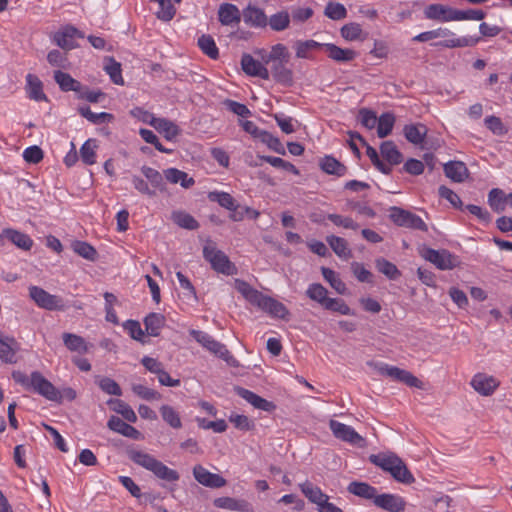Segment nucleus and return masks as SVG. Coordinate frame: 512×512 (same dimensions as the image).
Masks as SVG:
<instances>
[{"label":"nucleus","instance_id":"f257e3e1","mask_svg":"<svg viewBox=\"0 0 512 512\" xmlns=\"http://www.w3.org/2000/svg\"><path fill=\"white\" fill-rule=\"evenodd\" d=\"M443 38L436 43V46L445 48H461L475 46L479 41L478 36L456 37V34L447 28H437L430 31L422 32L413 38V41L426 42L432 39Z\"/></svg>","mask_w":512,"mask_h":512},{"label":"nucleus","instance_id":"f03ea898","mask_svg":"<svg viewBox=\"0 0 512 512\" xmlns=\"http://www.w3.org/2000/svg\"><path fill=\"white\" fill-rule=\"evenodd\" d=\"M128 456L135 464L151 471L156 477L162 480L174 482L179 479L177 471L170 469L154 456L146 452L131 450L128 452Z\"/></svg>","mask_w":512,"mask_h":512},{"label":"nucleus","instance_id":"7ed1b4c3","mask_svg":"<svg viewBox=\"0 0 512 512\" xmlns=\"http://www.w3.org/2000/svg\"><path fill=\"white\" fill-rule=\"evenodd\" d=\"M367 365L379 375L404 383L409 387L422 388L423 386V383L407 370L377 361H368Z\"/></svg>","mask_w":512,"mask_h":512},{"label":"nucleus","instance_id":"20e7f679","mask_svg":"<svg viewBox=\"0 0 512 512\" xmlns=\"http://www.w3.org/2000/svg\"><path fill=\"white\" fill-rule=\"evenodd\" d=\"M203 256L212 268L225 275H233L236 272L235 265L229 260L228 256L218 250L213 243H208L203 248Z\"/></svg>","mask_w":512,"mask_h":512},{"label":"nucleus","instance_id":"39448f33","mask_svg":"<svg viewBox=\"0 0 512 512\" xmlns=\"http://www.w3.org/2000/svg\"><path fill=\"white\" fill-rule=\"evenodd\" d=\"M389 217L398 226L427 232V224L418 215L399 207L390 208Z\"/></svg>","mask_w":512,"mask_h":512},{"label":"nucleus","instance_id":"423d86ee","mask_svg":"<svg viewBox=\"0 0 512 512\" xmlns=\"http://www.w3.org/2000/svg\"><path fill=\"white\" fill-rule=\"evenodd\" d=\"M29 296L40 308L49 311H62L65 309V305L61 297L50 294L41 287H29Z\"/></svg>","mask_w":512,"mask_h":512},{"label":"nucleus","instance_id":"0eeeda50","mask_svg":"<svg viewBox=\"0 0 512 512\" xmlns=\"http://www.w3.org/2000/svg\"><path fill=\"white\" fill-rule=\"evenodd\" d=\"M189 334L205 349L209 352L215 354L219 358L229 361L232 358L230 352L227 350L226 346L217 340H215L211 335L206 332L191 329Z\"/></svg>","mask_w":512,"mask_h":512},{"label":"nucleus","instance_id":"6e6552de","mask_svg":"<svg viewBox=\"0 0 512 512\" xmlns=\"http://www.w3.org/2000/svg\"><path fill=\"white\" fill-rule=\"evenodd\" d=\"M421 256L440 270H450L457 265L456 258L447 250H435L424 247L421 250Z\"/></svg>","mask_w":512,"mask_h":512},{"label":"nucleus","instance_id":"1a4fd4ad","mask_svg":"<svg viewBox=\"0 0 512 512\" xmlns=\"http://www.w3.org/2000/svg\"><path fill=\"white\" fill-rule=\"evenodd\" d=\"M329 428L337 439L358 446H362L364 443V438L349 425L337 420H330Z\"/></svg>","mask_w":512,"mask_h":512},{"label":"nucleus","instance_id":"9d476101","mask_svg":"<svg viewBox=\"0 0 512 512\" xmlns=\"http://www.w3.org/2000/svg\"><path fill=\"white\" fill-rule=\"evenodd\" d=\"M31 384V391L50 401L59 397L58 389L38 371L32 372Z\"/></svg>","mask_w":512,"mask_h":512},{"label":"nucleus","instance_id":"9b49d317","mask_svg":"<svg viewBox=\"0 0 512 512\" xmlns=\"http://www.w3.org/2000/svg\"><path fill=\"white\" fill-rule=\"evenodd\" d=\"M457 9L443 4H430L424 9L427 19L438 22L456 21Z\"/></svg>","mask_w":512,"mask_h":512},{"label":"nucleus","instance_id":"f8f14e48","mask_svg":"<svg viewBox=\"0 0 512 512\" xmlns=\"http://www.w3.org/2000/svg\"><path fill=\"white\" fill-rule=\"evenodd\" d=\"M470 384L473 389L482 396L492 395L499 386V382L496 378L485 373L475 374Z\"/></svg>","mask_w":512,"mask_h":512},{"label":"nucleus","instance_id":"ddd939ff","mask_svg":"<svg viewBox=\"0 0 512 512\" xmlns=\"http://www.w3.org/2000/svg\"><path fill=\"white\" fill-rule=\"evenodd\" d=\"M235 287L237 291L241 293L248 302H250L252 305L257 306L261 310L263 309L268 296L254 289L247 282L239 279L235 281Z\"/></svg>","mask_w":512,"mask_h":512},{"label":"nucleus","instance_id":"4468645a","mask_svg":"<svg viewBox=\"0 0 512 512\" xmlns=\"http://www.w3.org/2000/svg\"><path fill=\"white\" fill-rule=\"evenodd\" d=\"M193 475L200 484L209 488H221L226 485V480L222 476L211 473L201 465L193 468Z\"/></svg>","mask_w":512,"mask_h":512},{"label":"nucleus","instance_id":"2eb2a0df","mask_svg":"<svg viewBox=\"0 0 512 512\" xmlns=\"http://www.w3.org/2000/svg\"><path fill=\"white\" fill-rule=\"evenodd\" d=\"M242 17L244 23L250 27L264 28L268 24L264 10L251 4L243 9Z\"/></svg>","mask_w":512,"mask_h":512},{"label":"nucleus","instance_id":"dca6fc26","mask_svg":"<svg viewBox=\"0 0 512 512\" xmlns=\"http://www.w3.org/2000/svg\"><path fill=\"white\" fill-rule=\"evenodd\" d=\"M241 66L243 71L249 76L259 77L264 80H268L270 77L269 70L249 54H244L242 56Z\"/></svg>","mask_w":512,"mask_h":512},{"label":"nucleus","instance_id":"f3484780","mask_svg":"<svg viewBox=\"0 0 512 512\" xmlns=\"http://www.w3.org/2000/svg\"><path fill=\"white\" fill-rule=\"evenodd\" d=\"M20 345L15 338L0 335V359L4 363L13 364L17 362L16 353Z\"/></svg>","mask_w":512,"mask_h":512},{"label":"nucleus","instance_id":"a211bd4d","mask_svg":"<svg viewBox=\"0 0 512 512\" xmlns=\"http://www.w3.org/2000/svg\"><path fill=\"white\" fill-rule=\"evenodd\" d=\"M215 507L230 511L254 512L251 504L244 499H236L232 497H219L213 501Z\"/></svg>","mask_w":512,"mask_h":512},{"label":"nucleus","instance_id":"6ab92c4d","mask_svg":"<svg viewBox=\"0 0 512 512\" xmlns=\"http://www.w3.org/2000/svg\"><path fill=\"white\" fill-rule=\"evenodd\" d=\"M289 61H266L270 64V73L275 81L283 85H291L293 83V72L287 68Z\"/></svg>","mask_w":512,"mask_h":512},{"label":"nucleus","instance_id":"aec40b11","mask_svg":"<svg viewBox=\"0 0 512 512\" xmlns=\"http://www.w3.org/2000/svg\"><path fill=\"white\" fill-rule=\"evenodd\" d=\"M235 392L238 396L246 400L256 409L270 412L275 408V405L272 402L260 397L248 389L235 387Z\"/></svg>","mask_w":512,"mask_h":512},{"label":"nucleus","instance_id":"412c9836","mask_svg":"<svg viewBox=\"0 0 512 512\" xmlns=\"http://www.w3.org/2000/svg\"><path fill=\"white\" fill-rule=\"evenodd\" d=\"M374 504L389 512H402L405 509V502L402 497L394 494H377Z\"/></svg>","mask_w":512,"mask_h":512},{"label":"nucleus","instance_id":"4be33fe9","mask_svg":"<svg viewBox=\"0 0 512 512\" xmlns=\"http://www.w3.org/2000/svg\"><path fill=\"white\" fill-rule=\"evenodd\" d=\"M83 35L73 26H67L62 31L55 33V43L65 50H71L76 47L75 38Z\"/></svg>","mask_w":512,"mask_h":512},{"label":"nucleus","instance_id":"5701e85b","mask_svg":"<svg viewBox=\"0 0 512 512\" xmlns=\"http://www.w3.org/2000/svg\"><path fill=\"white\" fill-rule=\"evenodd\" d=\"M107 426L110 430L134 440H138L141 437V433L136 428L117 416H111Z\"/></svg>","mask_w":512,"mask_h":512},{"label":"nucleus","instance_id":"b1692460","mask_svg":"<svg viewBox=\"0 0 512 512\" xmlns=\"http://www.w3.org/2000/svg\"><path fill=\"white\" fill-rule=\"evenodd\" d=\"M218 17L222 25H237L241 21L242 13L236 5L223 3L219 7Z\"/></svg>","mask_w":512,"mask_h":512},{"label":"nucleus","instance_id":"393cba45","mask_svg":"<svg viewBox=\"0 0 512 512\" xmlns=\"http://www.w3.org/2000/svg\"><path fill=\"white\" fill-rule=\"evenodd\" d=\"M26 92L28 97L34 101H47V96L43 92V83L34 74L26 76Z\"/></svg>","mask_w":512,"mask_h":512},{"label":"nucleus","instance_id":"a878e982","mask_svg":"<svg viewBox=\"0 0 512 512\" xmlns=\"http://www.w3.org/2000/svg\"><path fill=\"white\" fill-rule=\"evenodd\" d=\"M427 132V127L422 123L408 124L403 128L406 140L414 145H422Z\"/></svg>","mask_w":512,"mask_h":512},{"label":"nucleus","instance_id":"bb28decb","mask_svg":"<svg viewBox=\"0 0 512 512\" xmlns=\"http://www.w3.org/2000/svg\"><path fill=\"white\" fill-rule=\"evenodd\" d=\"M328 57L337 62H349L355 59L356 52L349 48H341L333 43H323Z\"/></svg>","mask_w":512,"mask_h":512},{"label":"nucleus","instance_id":"cd10ccee","mask_svg":"<svg viewBox=\"0 0 512 512\" xmlns=\"http://www.w3.org/2000/svg\"><path fill=\"white\" fill-rule=\"evenodd\" d=\"M62 340L65 347L71 352L86 354L89 351L90 345L77 334L65 332L62 334Z\"/></svg>","mask_w":512,"mask_h":512},{"label":"nucleus","instance_id":"c85d7f7f","mask_svg":"<svg viewBox=\"0 0 512 512\" xmlns=\"http://www.w3.org/2000/svg\"><path fill=\"white\" fill-rule=\"evenodd\" d=\"M301 492L305 495V497L312 503L317 505V508L324 503L326 500H329V496L322 492V490L315 486L310 481H305L299 485Z\"/></svg>","mask_w":512,"mask_h":512},{"label":"nucleus","instance_id":"c756f323","mask_svg":"<svg viewBox=\"0 0 512 512\" xmlns=\"http://www.w3.org/2000/svg\"><path fill=\"white\" fill-rule=\"evenodd\" d=\"M54 80L59 85L60 89L64 92L74 91L77 93L82 92V84L74 79L70 74L61 70L54 72Z\"/></svg>","mask_w":512,"mask_h":512},{"label":"nucleus","instance_id":"7c9ffc66","mask_svg":"<svg viewBox=\"0 0 512 512\" xmlns=\"http://www.w3.org/2000/svg\"><path fill=\"white\" fill-rule=\"evenodd\" d=\"M445 175L454 182L461 183L468 177V169L463 162L450 161L444 165Z\"/></svg>","mask_w":512,"mask_h":512},{"label":"nucleus","instance_id":"2f4dec72","mask_svg":"<svg viewBox=\"0 0 512 512\" xmlns=\"http://www.w3.org/2000/svg\"><path fill=\"white\" fill-rule=\"evenodd\" d=\"M3 235L18 248L28 251L33 246V240L25 233L18 230L7 228L3 230Z\"/></svg>","mask_w":512,"mask_h":512},{"label":"nucleus","instance_id":"473e14b6","mask_svg":"<svg viewBox=\"0 0 512 512\" xmlns=\"http://www.w3.org/2000/svg\"><path fill=\"white\" fill-rule=\"evenodd\" d=\"M166 180L172 184L179 183L183 188H190L195 184V180L189 177L184 171L177 168H168L163 171Z\"/></svg>","mask_w":512,"mask_h":512},{"label":"nucleus","instance_id":"72a5a7b5","mask_svg":"<svg viewBox=\"0 0 512 512\" xmlns=\"http://www.w3.org/2000/svg\"><path fill=\"white\" fill-rule=\"evenodd\" d=\"M347 490L355 496L373 501L377 496V489L365 482L353 481L348 485Z\"/></svg>","mask_w":512,"mask_h":512},{"label":"nucleus","instance_id":"f704fd0d","mask_svg":"<svg viewBox=\"0 0 512 512\" xmlns=\"http://www.w3.org/2000/svg\"><path fill=\"white\" fill-rule=\"evenodd\" d=\"M326 241L338 257L344 260H348L352 257L348 242L344 238L330 235L326 237Z\"/></svg>","mask_w":512,"mask_h":512},{"label":"nucleus","instance_id":"c9c22d12","mask_svg":"<svg viewBox=\"0 0 512 512\" xmlns=\"http://www.w3.org/2000/svg\"><path fill=\"white\" fill-rule=\"evenodd\" d=\"M144 325L148 335L157 337L165 325V317L159 313H150L145 317Z\"/></svg>","mask_w":512,"mask_h":512},{"label":"nucleus","instance_id":"e433bc0d","mask_svg":"<svg viewBox=\"0 0 512 512\" xmlns=\"http://www.w3.org/2000/svg\"><path fill=\"white\" fill-rule=\"evenodd\" d=\"M321 169L331 175L342 177L347 173V167L332 156H325L320 161Z\"/></svg>","mask_w":512,"mask_h":512},{"label":"nucleus","instance_id":"4c0bfd02","mask_svg":"<svg viewBox=\"0 0 512 512\" xmlns=\"http://www.w3.org/2000/svg\"><path fill=\"white\" fill-rule=\"evenodd\" d=\"M153 127L169 141L175 139L180 133L178 126L165 118H157Z\"/></svg>","mask_w":512,"mask_h":512},{"label":"nucleus","instance_id":"58836bf2","mask_svg":"<svg viewBox=\"0 0 512 512\" xmlns=\"http://www.w3.org/2000/svg\"><path fill=\"white\" fill-rule=\"evenodd\" d=\"M381 155L390 165H397L402 162L403 156L392 141H385L380 147Z\"/></svg>","mask_w":512,"mask_h":512},{"label":"nucleus","instance_id":"ea45409f","mask_svg":"<svg viewBox=\"0 0 512 512\" xmlns=\"http://www.w3.org/2000/svg\"><path fill=\"white\" fill-rule=\"evenodd\" d=\"M141 173L145 177L146 181L150 183L152 189H154L155 191L165 190V183L163 178L164 174L162 175L158 170L149 166H142Z\"/></svg>","mask_w":512,"mask_h":512},{"label":"nucleus","instance_id":"a19ab883","mask_svg":"<svg viewBox=\"0 0 512 512\" xmlns=\"http://www.w3.org/2000/svg\"><path fill=\"white\" fill-rule=\"evenodd\" d=\"M322 47L323 44L315 40L296 41L294 44L296 57L302 59L311 58V52Z\"/></svg>","mask_w":512,"mask_h":512},{"label":"nucleus","instance_id":"79ce46f5","mask_svg":"<svg viewBox=\"0 0 512 512\" xmlns=\"http://www.w3.org/2000/svg\"><path fill=\"white\" fill-rule=\"evenodd\" d=\"M341 36L347 41L364 40L367 36L359 23L351 22L345 24L340 30Z\"/></svg>","mask_w":512,"mask_h":512},{"label":"nucleus","instance_id":"37998d69","mask_svg":"<svg viewBox=\"0 0 512 512\" xmlns=\"http://www.w3.org/2000/svg\"><path fill=\"white\" fill-rule=\"evenodd\" d=\"M262 310L271 316L280 319H285L289 315V311L283 303L269 296Z\"/></svg>","mask_w":512,"mask_h":512},{"label":"nucleus","instance_id":"c03bdc74","mask_svg":"<svg viewBox=\"0 0 512 512\" xmlns=\"http://www.w3.org/2000/svg\"><path fill=\"white\" fill-rule=\"evenodd\" d=\"M108 404L113 405V410L116 413L121 414L126 421L131 423L137 421V416L134 410L124 401L119 399H110Z\"/></svg>","mask_w":512,"mask_h":512},{"label":"nucleus","instance_id":"a18cd8bd","mask_svg":"<svg viewBox=\"0 0 512 512\" xmlns=\"http://www.w3.org/2000/svg\"><path fill=\"white\" fill-rule=\"evenodd\" d=\"M395 117L392 113H383L379 118H377V134L378 137L384 138L388 136L394 126Z\"/></svg>","mask_w":512,"mask_h":512},{"label":"nucleus","instance_id":"49530a36","mask_svg":"<svg viewBox=\"0 0 512 512\" xmlns=\"http://www.w3.org/2000/svg\"><path fill=\"white\" fill-rule=\"evenodd\" d=\"M389 473L395 480L405 484H410L414 481L413 475L400 458L399 463H395Z\"/></svg>","mask_w":512,"mask_h":512},{"label":"nucleus","instance_id":"de8ad7c7","mask_svg":"<svg viewBox=\"0 0 512 512\" xmlns=\"http://www.w3.org/2000/svg\"><path fill=\"white\" fill-rule=\"evenodd\" d=\"M160 413L163 420L172 428L179 429L182 427L180 415L172 406L162 405Z\"/></svg>","mask_w":512,"mask_h":512},{"label":"nucleus","instance_id":"09e8293b","mask_svg":"<svg viewBox=\"0 0 512 512\" xmlns=\"http://www.w3.org/2000/svg\"><path fill=\"white\" fill-rule=\"evenodd\" d=\"M322 275L324 279L331 285L333 289H335L339 294L346 293V285L345 283L338 277L335 271L330 268L322 267L321 268Z\"/></svg>","mask_w":512,"mask_h":512},{"label":"nucleus","instance_id":"8fccbe9b","mask_svg":"<svg viewBox=\"0 0 512 512\" xmlns=\"http://www.w3.org/2000/svg\"><path fill=\"white\" fill-rule=\"evenodd\" d=\"M328 290L319 283H313L309 285L306 295L313 301L318 302L324 307L325 303L328 301L329 297H327Z\"/></svg>","mask_w":512,"mask_h":512},{"label":"nucleus","instance_id":"3c124183","mask_svg":"<svg viewBox=\"0 0 512 512\" xmlns=\"http://www.w3.org/2000/svg\"><path fill=\"white\" fill-rule=\"evenodd\" d=\"M96 141L88 139L80 148L81 160L86 165H93L96 162Z\"/></svg>","mask_w":512,"mask_h":512},{"label":"nucleus","instance_id":"603ef678","mask_svg":"<svg viewBox=\"0 0 512 512\" xmlns=\"http://www.w3.org/2000/svg\"><path fill=\"white\" fill-rule=\"evenodd\" d=\"M198 46L202 50L204 54H206L211 59H217L219 56V51L216 46L214 39L210 35H202L198 39Z\"/></svg>","mask_w":512,"mask_h":512},{"label":"nucleus","instance_id":"864d4df0","mask_svg":"<svg viewBox=\"0 0 512 512\" xmlns=\"http://www.w3.org/2000/svg\"><path fill=\"white\" fill-rule=\"evenodd\" d=\"M172 220L180 227L194 230L198 228V222L193 216L183 211H175L172 213Z\"/></svg>","mask_w":512,"mask_h":512},{"label":"nucleus","instance_id":"5fc2aeb1","mask_svg":"<svg viewBox=\"0 0 512 512\" xmlns=\"http://www.w3.org/2000/svg\"><path fill=\"white\" fill-rule=\"evenodd\" d=\"M375 265L378 271L384 274L390 280H395L400 276V271L396 265L384 258L376 259Z\"/></svg>","mask_w":512,"mask_h":512},{"label":"nucleus","instance_id":"6e6d98bb","mask_svg":"<svg viewBox=\"0 0 512 512\" xmlns=\"http://www.w3.org/2000/svg\"><path fill=\"white\" fill-rule=\"evenodd\" d=\"M208 198L227 210H234L236 205L235 199L227 192L213 191L208 194Z\"/></svg>","mask_w":512,"mask_h":512},{"label":"nucleus","instance_id":"4d7b16f0","mask_svg":"<svg viewBox=\"0 0 512 512\" xmlns=\"http://www.w3.org/2000/svg\"><path fill=\"white\" fill-rule=\"evenodd\" d=\"M268 24L274 31H283L289 27L290 16L286 11L275 13L268 19Z\"/></svg>","mask_w":512,"mask_h":512},{"label":"nucleus","instance_id":"13d9d810","mask_svg":"<svg viewBox=\"0 0 512 512\" xmlns=\"http://www.w3.org/2000/svg\"><path fill=\"white\" fill-rule=\"evenodd\" d=\"M370 460L373 464L379 466L384 471L390 472L395 463H399V457L394 454L371 455Z\"/></svg>","mask_w":512,"mask_h":512},{"label":"nucleus","instance_id":"bf43d9fd","mask_svg":"<svg viewBox=\"0 0 512 512\" xmlns=\"http://www.w3.org/2000/svg\"><path fill=\"white\" fill-rule=\"evenodd\" d=\"M79 113L93 124H101L106 121H110L113 118L111 114L106 112L94 113L88 106L80 107Z\"/></svg>","mask_w":512,"mask_h":512},{"label":"nucleus","instance_id":"052dcab7","mask_svg":"<svg viewBox=\"0 0 512 512\" xmlns=\"http://www.w3.org/2000/svg\"><path fill=\"white\" fill-rule=\"evenodd\" d=\"M262 161L269 163L271 166L286 171H290L295 175L299 174V170L290 162L283 160L280 157L274 156H259Z\"/></svg>","mask_w":512,"mask_h":512},{"label":"nucleus","instance_id":"680f3d73","mask_svg":"<svg viewBox=\"0 0 512 512\" xmlns=\"http://www.w3.org/2000/svg\"><path fill=\"white\" fill-rule=\"evenodd\" d=\"M159 10L156 13L158 19L162 21H170L176 14V8L171 3V0H158Z\"/></svg>","mask_w":512,"mask_h":512},{"label":"nucleus","instance_id":"e2e57ef3","mask_svg":"<svg viewBox=\"0 0 512 512\" xmlns=\"http://www.w3.org/2000/svg\"><path fill=\"white\" fill-rule=\"evenodd\" d=\"M324 14L332 20H341L347 16V10L341 3L329 2L325 8Z\"/></svg>","mask_w":512,"mask_h":512},{"label":"nucleus","instance_id":"0e129e2a","mask_svg":"<svg viewBox=\"0 0 512 512\" xmlns=\"http://www.w3.org/2000/svg\"><path fill=\"white\" fill-rule=\"evenodd\" d=\"M97 383L100 389L108 395H122V390L119 384L109 377H102L97 381Z\"/></svg>","mask_w":512,"mask_h":512},{"label":"nucleus","instance_id":"69168bd1","mask_svg":"<svg viewBox=\"0 0 512 512\" xmlns=\"http://www.w3.org/2000/svg\"><path fill=\"white\" fill-rule=\"evenodd\" d=\"M323 308L338 312L342 315H354V312L342 299L329 298Z\"/></svg>","mask_w":512,"mask_h":512},{"label":"nucleus","instance_id":"338daca9","mask_svg":"<svg viewBox=\"0 0 512 512\" xmlns=\"http://www.w3.org/2000/svg\"><path fill=\"white\" fill-rule=\"evenodd\" d=\"M326 218L336 226L343 227L345 229L357 230L359 228V224L348 216H342L339 214H328Z\"/></svg>","mask_w":512,"mask_h":512},{"label":"nucleus","instance_id":"774afa93","mask_svg":"<svg viewBox=\"0 0 512 512\" xmlns=\"http://www.w3.org/2000/svg\"><path fill=\"white\" fill-rule=\"evenodd\" d=\"M485 125L494 135L502 136L508 132L501 119L496 116L486 117Z\"/></svg>","mask_w":512,"mask_h":512}]
</instances>
